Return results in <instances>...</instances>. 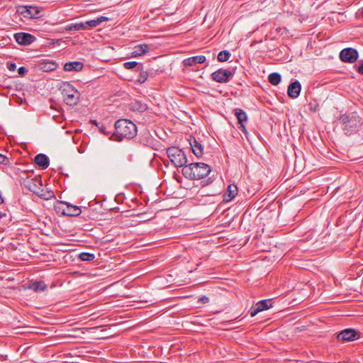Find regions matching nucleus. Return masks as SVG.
Returning a JSON list of instances; mask_svg holds the SVG:
<instances>
[{
  "label": "nucleus",
  "instance_id": "f257e3e1",
  "mask_svg": "<svg viewBox=\"0 0 363 363\" xmlns=\"http://www.w3.org/2000/svg\"><path fill=\"white\" fill-rule=\"evenodd\" d=\"M339 121L344 133L347 135L356 133L363 123L362 118L356 112L340 114Z\"/></svg>",
  "mask_w": 363,
  "mask_h": 363
},
{
  "label": "nucleus",
  "instance_id": "f03ea898",
  "mask_svg": "<svg viewBox=\"0 0 363 363\" xmlns=\"http://www.w3.org/2000/svg\"><path fill=\"white\" fill-rule=\"evenodd\" d=\"M211 171L209 165L203 162H194L185 165L182 169V173L186 179L194 180L207 177Z\"/></svg>",
  "mask_w": 363,
  "mask_h": 363
},
{
  "label": "nucleus",
  "instance_id": "7ed1b4c3",
  "mask_svg": "<svg viewBox=\"0 0 363 363\" xmlns=\"http://www.w3.org/2000/svg\"><path fill=\"white\" fill-rule=\"evenodd\" d=\"M116 132L114 135L118 140L123 138L132 139L137 135L136 125L128 119H119L115 123Z\"/></svg>",
  "mask_w": 363,
  "mask_h": 363
},
{
  "label": "nucleus",
  "instance_id": "20e7f679",
  "mask_svg": "<svg viewBox=\"0 0 363 363\" xmlns=\"http://www.w3.org/2000/svg\"><path fill=\"white\" fill-rule=\"evenodd\" d=\"M60 89L66 104L73 106L78 104L80 94L71 84L63 82Z\"/></svg>",
  "mask_w": 363,
  "mask_h": 363
},
{
  "label": "nucleus",
  "instance_id": "39448f33",
  "mask_svg": "<svg viewBox=\"0 0 363 363\" xmlns=\"http://www.w3.org/2000/svg\"><path fill=\"white\" fill-rule=\"evenodd\" d=\"M108 21V18L106 16H99L95 19L86 21L84 22L71 23L65 27L66 31L91 30L93 29L104 21Z\"/></svg>",
  "mask_w": 363,
  "mask_h": 363
},
{
  "label": "nucleus",
  "instance_id": "423d86ee",
  "mask_svg": "<svg viewBox=\"0 0 363 363\" xmlns=\"http://www.w3.org/2000/svg\"><path fill=\"white\" fill-rule=\"evenodd\" d=\"M167 155L171 162L176 167H184L187 162V157L185 153L178 147L172 146L167 148Z\"/></svg>",
  "mask_w": 363,
  "mask_h": 363
},
{
  "label": "nucleus",
  "instance_id": "0eeeda50",
  "mask_svg": "<svg viewBox=\"0 0 363 363\" xmlns=\"http://www.w3.org/2000/svg\"><path fill=\"white\" fill-rule=\"evenodd\" d=\"M56 211L67 216H77L82 213V210L77 206L69 204L67 202L61 201L55 206Z\"/></svg>",
  "mask_w": 363,
  "mask_h": 363
},
{
  "label": "nucleus",
  "instance_id": "6e6552de",
  "mask_svg": "<svg viewBox=\"0 0 363 363\" xmlns=\"http://www.w3.org/2000/svg\"><path fill=\"white\" fill-rule=\"evenodd\" d=\"M17 11L25 18H38L40 17V11L36 6H21L18 8Z\"/></svg>",
  "mask_w": 363,
  "mask_h": 363
},
{
  "label": "nucleus",
  "instance_id": "1a4fd4ad",
  "mask_svg": "<svg viewBox=\"0 0 363 363\" xmlns=\"http://www.w3.org/2000/svg\"><path fill=\"white\" fill-rule=\"evenodd\" d=\"M358 52L357 50L348 48L341 50L340 53V58L342 62L353 63L358 58Z\"/></svg>",
  "mask_w": 363,
  "mask_h": 363
},
{
  "label": "nucleus",
  "instance_id": "9d476101",
  "mask_svg": "<svg viewBox=\"0 0 363 363\" xmlns=\"http://www.w3.org/2000/svg\"><path fill=\"white\" fill-rule=\"evenodd\" d=\"M212 79L219 83H226L233 77L231 71L225 69H219L211 74Z\"/></svg>",
  "mask_w": 363,
  "mask_h": 363
},
{
  "label": "nucleus",
  "instance_id": "9b49d317",
  "mask_svg": "<svg viewBox=\"0 0 363 363\" xmlns=\"http://www.w3.org/2000/svg\"><path fill=\"white\" fill-rule=\"evenodd\" d=\"M36 67L43 72H52L58 67V64L54 60L41 59L36 62Z\"/></svg>",
  "mask_w": 363,
  "mask_h": 363
},
{
  "label": "nucleus",
  "instance_id": "f8f14e48",
  "mask_svg": "<svg viewBox=\"0 0 363 363\" xmlns=\"http://www.w3.org/2000/svg\"><path fill=\"white\" fill-rule=\"evenodd\" d=\"M337 337L339 341H353L359 337V334L354 329L348 328L341 331Z\"/></svg>",
  "mask_w": 363,
  "mask_h": 363
},
{
  "label": "nucleus",
  "instance_id": "ddd939ff",
  "mask_svg": "<svg viewBox=\"0 0 363 363\" xmlns=\"http://www.w3.org/2000/svg\"><path fill=\"white\" fill-rule=\"evenodd\" d=\"M15 40L21 45H28L33 43L36 38L28 33H17L14 34Z\"/></svg>",
  "mask_w": 363,
  "mask_h": 363
},
{
  "label": "nucleus",
  "instance_id": "4468645a",
  "mask_svg": "<svg viewBox=\"0 0 363 363\" xmlns=\"http://www.w3.org/2000/svg\"><path fill=\"white\" fill-rule=\"evenodd\" d=\"M272 306L271 299L262 300L257 302L255 307L250 310V314L252 317L255 316L259 312L267 310Z\"/></svg>",
  "mask_w": 363,
  "mask_h": 363
},
{
  "label": "nucleus",
  "instance_id": "2eb2a0df",
  "mask_svg": "<svg viewBox=\"0 0 363 363\" xmlns=\"http://www.w3.org/2000/svg\"><path fill=\"white\" fill-rule=\"evenodd\" d=\"M301 85L298 80H295L288 86L287 93L290 98L296 99L301 92Z\"/></svg>",
  "mask_w": 363,
  "mask_h": 363
},
{
  "label": "nucleus",
  "instance_id": "dca6fc26",
  "mask_svg": "<svg viewBox=\"0 0 363 363\" xmlns=\"http://www.w3.org/2000/svg\"><path fill=\"white\" fill-rule=\"evenodd\" d=\"M238 194V187L235 184H230L226 192L223 194V200L226 202L232 201Z\"/></svg>",
  "mask_w": 363,
  "mask_h": 363
},
{
  "label": "nucleus",
  "instance_id": "f3484780",
  "mask_svg": "<svg viewBox=\"0 0 363 363\" xmlns=\"http://www.w3.org/2000/svg\"><path fill=\"white\" fill-rule=\"evenodd\" d=\"M206 60L204 55H196L184 59L183 63L185 66H194L196 64L203 63Z\"/></svg>",
  "mask_w": 363,
  "mask_h": 363
},
{
  "label": "nucleus",
  "instance_id": "a211bd4d",
  "mask_svg": "<svg viewBox=\"0 0 363 363\" xmlns=\"http://www.w3.org/2000/svg\"><path fill=\"white\" fill-rule=\"evenodd\" d=\"M193 153L197 157H200L203 155V146L195 138L190 140L189 143Z\"/></svg>",
  "mask_w": 363,
  "mask_h": 363
},
{
  "label": "nucleus",
  "instance_id": "6ab92c4d",
  "mask_svg": "<svg viewBox=\"0 0 363 363\" xmlns=\"http://www.w3.org/2000/svg\"><path fill=\"white\" fill-rule=\"evenodd\" d=\"M34 161L38 165L41 167L43 169L48 168L50 163L48 157L42 153L38 154L35 157Z\"/></svg>",
  "mask_w": 363,
  "mask_h": 363
},
{
  "label": "nucleus",
  "instance_id": "aec40b11",
  "mask_svg": "<svg viewBox=\"0 0 363 363\" xmlns=\"http://www.w3.org/2000/svg\"><path fill=\"white\" fill-rule=\"evenodd\" d=\"M84 65L81 62L74 61L65 63L64 65V69L67 72L70 71H80L82 69Z\"/></svg>",
  "mask_w": 363,
  "mask_h": 363
},
{
  "label": "nucleus",
  "instance_id": "412c9836",
  "mask_svg": "<svg viewBox=\"0 0 363 363\" xmlns=\"http://www.w3.org/2000/svg\"><path fill=\"white\" fill-rule=\"evenodd\" d=\"M150 50L149 45L147 44H140L138 45H136L133 51L132 52L133 57H139L141 56L147 52H148Z\"/></svg>",
  "mask_w": 363,
  "mask_h": 363
},
{
  "label": "nucleus",
  "instance_id": "4be33fe9",
  "mask_svg": "<svg viewBox=\"0 0 363 363\" xmlns=\"http://www.w3.org/2000/svg\"><path fill=\"white\" fill-rule=\"evenodd\" d=\"M234 113L238 119V123H244L247 121V116L242 109L235 108L234 110Z\"/></svg>",
  "mask_w": 363,
  "mask_h": 363
},
{
  "label": "nucleus",
  "instance_id": "5701e85b",
  "mask_svg": "<svg viewBox=\"0 0 363 363\" xmlns=\"http://www.w3.org/2000/svg\"><path fill=\"white\" fill-rule=\"evenodd\" d=\"M28 289L33 290L35 292L43 291L46 289V285L43 281H35L30 284Z\"/></svg>",
  "mask_w": 363,
  "mask_h": 363
},
{
  "label": "nucleus",
  "instance_id": "b1692460",
  "mask_svg": "<svg viewBox=\"0 0 363 363\" xmlns=\"http://www.w3.org/2000/svg\"><path fill=\"white\" fill-rule=\"evenodd\" d=\"M138 72H139V75L137 79V81L140 84H143L147 79L148 73H147V72L143 70V65L138 66Z\"/></svg>",
  "mask_w": 363,
  "mask_h": 363
},
{
  "label": "nucleus",
  "instance_id": "393cba45",
  "mask_svg": "<svg viewBox=\"0 0 363 363\" xmlns=\"http://www.w3.org/2000/svg\"><path fill=\"white\" fill-rule=\"evenodd\" d=\"M281 77L277 72H273V73L270 74L268 77V80L272 85L279 84L281 82Z\"/></svg>",
  "mask_w": 363,
  "mask_h": 363
},
{
  "label": "nucleus",
  "instance_id": "a878e982",
  "mask_svg": "<svg viewBox=\"0 0 363 363\" xmlns=\"http://www.w3.org/2000/svg\"><path fill=\"white\" fill-rule=\"evenodd\" d=\"M230 57V53L229 52V51L223 50L218 53L217 58L219 62H226L227 60H228Z\"/></svg>",
  "mask_w": 363,
  "mask_h": 363
},
{
  "label": "nucleus",
  "instance_id": "bb28decb",
  "mask_svg": "<svg viewBox=\"0 0 363 363\" xmlns=\"http://www.w3.org/2000/svg\"><path fill=\"white\" fill-rule=\"evenodd\" d=\"M79 258L82 261H91L95 258V255L89 252H82L79 255Z\"/></svg>",
  "mask_w": 363,
  "mask_h": 363
},
{
  "label": "nucleus",
  "instance_id": "cd10ccee",
  "mask_svg": "<svg viewBox=\"0 0 363 363\" xmlns=\"http://www.w3.org/2000/svg\"><path fill=\"white\" fill-rule=\"evenodd\" d=\"M139 65H143V64L138 63L135 61L126 62L123 64V67L125 69H131L135 68L136 71H138V67Z\"/></svg>",
  "mask_w": 363,
  "mask_h": 363
},
{
  "label": "nucleus",
  "instance_id": "c85d7f7f",
  "mask_svg": "<svg viewBox=\"0 0 363 363\" xmlns=\"http://www.w3.org/2000/svg\"><path fill=\"white\" fill-rule=\"evenodd\" d=\"M134 110L139 112H144L147 109V106L145 104L141 102H135L133 105Z\"/></svg>",
  "mask_w": 363,
  "mask_h": 363
},
{
  "label": "nucleus",
  "instance_id": "c756f323",
  "mask_svg": "<svg viewBox=\"0 0 363 363\" xmlns=\"http://www.w3.org/2000/svg\"><path fill=\"white\" fill-rule=\"evenodd\" d=\"M98 128L101 133L105 135H109L111 134V131L108 130L107 128L103 124H101L99 126H98Z\"/></svg>",
  "mask_w": 363,
  "mask_h": 363
},
{
  "label": "nucleus",
  "instance_id": "7c9ffc66",
  "mask_svg": "<svg viewBox=\"0 0 363 363\" xmlns=\"http://www.w3.org/2000/svg\"><path fill=\"white\" fill-rule=\"evenodd\" d=\"M36 194L42 198V199H48L49 198L52 197L53 193L52 192H48V193H41V194H39V193H36Z\"/></svg>",
  "mask_w": 363,
  "mask_h": 363
},
{
  "label": "nucleus",
  "instance_id": "2f4dec72",
  "mask_svg": "<svg viewBox=\"0 0 363 363\" xmlns=\"http://www.w3.org/2000/svg\"><path fill=\"white\" fill-rule=\"evenodd\" d=\"M9 162V159L5 155L0 153V164H7Z\"/></svg>",
  "mask_w": 363,
  "mask_h": 363
},
{
  "label": "nucleus",
  "instance_id": "473e14b6",
  "mask_svg": "<svg viewBox=\"0 0 363 363\" xmlns=\"http://www.w3.org/2000/svg\"><path fill=\"white\" fill-rule=\"evenodd\" d=\"M208 301H209V298L206 296H203L200 297L198 300V302L201 303H207Z\"/></svg>",
  "mask_w": 363,
  "mask_h": 363
},
{
  "label": "nucleus",
  "instance_id": "72a5a7b5",
  "mask_svg": "<svg viewBox=\"0 0 363 363\" xmlns=\"http://www.w3.org/2000/svg\"><path fill=\"white\" fill-rule=\"evenodd\" d=\"M28 72L27 69L25 67H21L18 69V73L23 76Z\"/></svg>",
  "mask_w": 363,
  "mask_h": 363
},
{
  "label": "nucleus",
  "instance_id": "f704fd0d",
  "mask_svg": "<svg viewBox=\"0 0 363 363\" xmlns=\"http://www.w3.org/2000/svg\"><path fill=\"white\" fill-rule=\"evenodd\" d=\"M240 125L239 126V129L243 132L245 134H247V130L245 126L244 125L243 123H239Z\"/></svg>",
  "mask_w": 363,
  "mask_h": 363
},
{
  "label": "nucleus",
  "instance_id": "c9c22d12",
  "mask_svg": "<svg viewBox=\"0 0 363 363\" xmlns=\"http://www.w3.org/2000/svg\"><path fill=\"white\" fill-rule=\"evenodd\" d=\"M16 65L15 63H11V64L8 65V69L10 71H14L16 69Z\"/></svg>",
  "mask_w": 363,
  "mask_h": 363
},
{
  "label": "nucleus",
  "instance_id": "e433bc0d",
  "mask_svg": "<svg viewBox=\"0 0 363 363\" xmlns=\"http://www.w3.org/2000/svg\"><path fill=\"white\" fill-rule=\"evenodd\" d=\"M357 71L359 74H363V63L360 65H359L357 68Z\"/></svg>",
  "mask_w": 363,
  "mask_h": 363
},
{
  "label": "nucleus",
  "instance_id": "4c0bfd02",
  "mask_svg": "<svg viewBox=\"0 0 363 363\" xmlns=\"http://www.w3.org/2000/svg\"><path fill=\"white\" fill-rule=\"evenodd\" d=\"M6 213L5 211L2 212L0 211V220L2 219L4 217H6Z\"/></svg>",
  "mask_w": 363,
  "mask_h": 363
},
{
  "label": "nucleus",
  "instance_id": "58836bf2",
  "mask_svg": "<svg viewBox=\"0 0 363 363\" xmlns=\"http://www.w3.org/2000/svg\"><path fill=\"white\" fill-rule=\"evenodd\" d=\"M91 123L96 125L97 127L101 125V123H98L96 120H91Z\"/></svg>",
  "mask_w": 363,
  "mask_h": 363
},
{
  "label": "nucleus",
  "instance_id": "ea45409f",
  "mask_svg": "<svg viewBox=\"0 0 363 363\" xmlns=\"http://www.w3.org/2000/svg\"><path fill=\"white\" fill-rule=\"evenodd\" d=\"M360 11H361V13L363 15V7L361 9Z\"/></svg>",
  "mask_w": 363,
  "mask_h": 363
}]
</instances>
